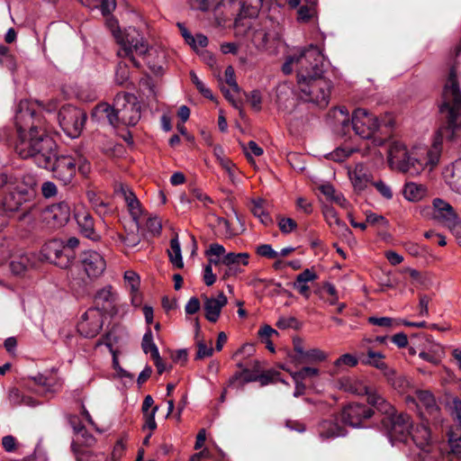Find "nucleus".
Returning a JSON list of instances; mask_svg holds the SVG:
<instances>
[{
    "label": "nucleus",
    "instance_id": "obj_61",
    "mask_svg": "<svg viewBox=\"0 0 461 461\" xmlns=\"http://www.w3.org/2000/svg\"><path fill=\"white\" fill-rule=\"evenodd\" d=\"M77 165L78 171L83 176H86L91 170L90 163L88 160L83 157L82 155H77L76 158V166Z\"/></svg>",
    "mask_w": 461,
    "mask_h": 461
},
{
    "label": "nucleus",
    "instance_id": "obj_5",
    "mask_svg": "<svg viewBox=\"0 0 461 461\" xmlns=\"http://www.w3.org/2000/svg\"><path fill=\"white\" fill-rule=\"evenodd\" d=\"M109 25L112 28L113 35L121 46V49L117 52L120 58H129L135 67H139L140 65L136 61L134 54L143 57L147 54L148 57L150 56L148 44L135 28L130 27L124 32H121L117 28L115 21H109Z\"/></svg>",
    "mask_w": 461,
    "mask_h": 461
},
{
    "label": "nucleus",
    "instance_id": "obj_18",
    "mask_svg": "<svg viewBox=\"0 0 461 461\" xmlns=\"http://www.w3.org/2000/svg\"><path fill=\"white\" fill-rule=\"evenodd\" d=\"M317 434L321 441L334 439L346 435V429L335 420H322L316 427Z\"/></svg>",
    "mask_w": 461,
    "mask_h": 461
},
{
    "label": "nucleus",
    "instance_id": "obj_37",
    "mask_svg": "<svg viewBox=\"0 0 461 461\" xmlns=\"http://www.w3.org/2000/svg\"><path fill=\"white\" fill-rule=\"evenodd\" d=\"M367 321L372 325L388 329L398 328L402 325V319H393L390 317L371 316L367 319Z\"/></svg>",
    "mask_w": 461,
    "mask_h": 461
},
{
    "label": "nucleus",
    "instance_id": "obj_60",
    "mask_svg": "<svg viewBox=\"0 0 461 461\" xmlns=\"http://www.w3.org/2000/svg\"><path fill=\"white\" fill-rule=\"evenodd\" d=\"M41 194L45 198L54 197L58 194L57 185L50 181L44 182L41 185Z\"/></svg>",
    "mask_w": 461,
    "mask_h": 461
},
{
    "label": "nucleus",
    "instance_id": "obj_48",
    "mask_svg": "<svg viewBox=\"0 0 461 461\" xmlns=\"http://www.w3.org/2000/svg\"><path fill=\"white\" fill-rule=\"evenodd\" d=\"M86 195L89 203L97 213L102 214L106 212V203H104L94 191H88Z\"/></svg>",
    "mask_w": 461,
    "mask_h": 461
},
{
    "label": "nucleus",
    "instance_id": "obj_27",
    "mask_svg": "<svg viewBox=\"0 0 461 461\" xmlns=\"http://www.w3.org/2000/svg\"><path fill=\"white\" fill-rule=\"evenodd\" d=\"M367 396L369 404L375 406L379 411L384 413H391L393 411V406L390 404L384 398L380 395L375 389L367 386V392L364 393Z\"/></svg>",
    "mask_w": 461,
    "mask_h": 461
},
{
    "label": "nucleus",
    "instance_id": "obj_8",
    "mask_svg": "<svg viewBox=\"0 0 461 461\" xmlns=\"http://www.w3.org/2000/svg\"><path fill=\"white\" fill-rule=\"evenodd\" d=\"M58 119L65 133L70 138H77L84 127L86 114L73 105H66L59 110Z\"/></svg>",
    "mask_w": 461,
    "mask_h": 461
},
{
    "label": "nucleus",
    "instance_id": "obj_50",
    "mask_svg": "<svg viewBox=\"0 0 461 461\" xmlns=\"http://www.w3.org/2000/svg\"><path fill=\"white\" fill-rule=\"evenodd\" d=\"M359 361V357H357L351 354H344L334 362V366L336 367H340L343 366L354 367L358 364Z\"/></svg>",
    "mask_w": 461,
    "mask_h": 461
},
{
    "label": "nucleus",
    "instance_id": "obj_2",
    "mask_svg": "<svg viewBox=\"0 0 461 461\" xmlns=\"http://www.w3.org/2000/svg\"><path fill=\"white\" fill-rule=\"evenodd\" d=\"M14 122L15 152L22 158H33L38 167L50 166V158L57 145L49 135L45 118L36 111V104L22 100L15 112Z\"/></svg>",
    "mask_w": 461,
    "mask_h": 461
},
{
    "label": "nucleus",
    "instance_id": "obj_62",
    "mask_svg": "<svg viewBox=\"0 0 461 461\" xmlns=\"http://www.w3.org/2000/svg\"><path fill=\"white\" fill-rule=\"evenodd\" d=\"M2 446L6 452H8V453L14 452L17 447L16 438L12 435L5 436L2 438Z\"/></svg>",
    "mask_w": 461,
    "mask_h": 461
},
{
    "label": "nucleus",
    "instance_id": "obj_57",
    "mask_svg": "<svg viewBox=\"0 0 461 461\" xmlns=\"http://www.w3.org/2000/svg\"><path fill=\"white\" fill-rule=\"evenodd\" d=\"M224 77L226 83L232 88L233 92L239 93L240 87L236 82L235 72L232 67L229 66L226 68L224 72Z\"/></svg>",
    "mask_w": 461,
    "mask_h": 461
},
{
    "label": "nucleus",
    "instance_id": "obj_53",
    "mask_svg": "<svg viewBox=\"0 0 461 461\" xmlns=\"http://www.w3.org/2000/svg\"><path fill=\"white\" fill-rule=\"evenodd\" d=\"M197 352L196 358L202 359L212 355L213 348L212 347V341L207 345L203 340H197Z\"/></svg>",
    "mask_w": 461,
    "mask_h": 461
},
{
    "label": "nucleus",
    "instance_id": "obj_9",
    "mask_svg": "<svg viewBox=\"0 0 461 461\" xmlns=\"http://www.w3.org/2000/svg\"><path fill=\"white\" fill-rule=\"evenodd\" d=\"M422 212L425 215H431L433 219L440 221L447 228H461V220L455 212L453 207L442 199H434L432 205L424 208Z\"/></svg>",
    "mask_w": 461,
    "mask_h": 461
},
{
    "label": "nucleus",
    "instance_id": "obj_6",
    "mask_svg": "<svg viewBox=\"0 0 461 461\" xmlns=\"http://www.w3.org/2000/svg\"><path fill=\"white\" fill-rule=\"evenodd\" d=\"M82 243L77 237H71L66 241L62 240H51L42 248L43 257L57 267L67 269L76 258L75 249Z\"/></svg>",
    "mask_w": 461,
    "mask_h": 461
},
{
    "label": "nucleus",
    "instance_id": "obj_59",
    "mask_svg": "<svg viewBox=\"0 0 461 461\" xmlns=\"http://www.w3.org/2000/svg\"><path fill=\"white\" fill-rule=\"evenodd\" d=\"M126 448V441L124 438H120L113 446L112 452V458L113 461H118L123 455Z\"/></svg>",
    "mask_w": 461,
    "mask_h": 461
},
{
    "label": "nucleus",
    "instance_id": "obj_31",
    "mask_svg": "<svg viewBox=\"0 0 461 461\" xmlns=\"http://www.w3.org/2000/svg\"><path fill=\"white\" fill-rule=\"evenodd\" d=\"M123 277L127 285L130 287L132 303L139 305L140 303L139 296V289L140 285V276L133 270H127L124 272Z\"/></svg>",
    "mask_w": 461,
    "mask_h": 461
},
{
    "label": "nucleus",
    "instance_id": "obj_41",
    "mask_svg": "<svg viewBox=\"0 0 461 461\" xmlns=\"http://www.w3.org/2000/svg\"><path fill=\"white\" fill-rule=\"evenodd\" d=\"M287 372L290 373L291 376L294 380H304L308 377H316L319 375L320 371L318 368L305 366L300 369L299 371L292 372L289 369H286Z\"/></svg>",
    "mask_w": 461,
    "mask_h": 461
},
{
    "label": "nucleus",
    "instance_id": "obj_22",
    "mask_svg": "<svg viewBox=\"0 0 461 461\" xmlns=\"http://www.w3.org/2000/svg\"><path fill=\"white\" fill-rule=\"evenodd\" d=\"M446 183L456 192L461 194V159L447 167L443 172Z\"/></svg>",
    "mask_w": 461,
    "mask_h": 461
},
{
    "label": "nucleus",
    "instance_id": "obj_35",
    "mask_svg": "<svg viewBox=\"0 0 461 461\" xmlns=\"http://www.w3.org/2000/svg\"><path fill=\"white\" fill-rule=\"evenodd\" d=\"M142 220V222L145 221L148 230H161L163 228L168 230H173L171 223L167 220L163 221L156 214L144 216Z\"/></svg>",
    "mask_w": 461,
    "mask_h": 461
},
{
    "label": "nucleus",
    "instance_id": "obj_14",
    "mask_svg": "<svg viewBox=\"0 0 461 461\" xmlns=\"http://www.w3.org/2000/svg\"><path fill=\"white\" fill-rule=\"evenodd\" d=\"M81 266L90 279L101 276L105 268L106 261L103 255L95 250H86L81 255Z\"/></svg>",
    "mask_w": 461,
    "mask_h": 461
},
{
    "label": "nucleus",
    "instance_id": "obj_16",
    "mask_svg": "<svg viewBox=\"0 0 461 461\" xmlns=\"http://www.w3.org/2000/svg\"><path fill=\"white\" fill-rule=\"evenodd\" d=\"M359 359L362 364L373 366L382 371L384 375L388 380V382L391 383L393 386L396 385L395 371L393 368L389 367L387 364L384 361V355L382 352L368 349L366 355H365L364 353L359 354Z\"/></svg>",
    "mask_w": 461,
    "mask_h": 461
},
{
    "label": "nucleus",
    "instance_id": "obj_36",
    "mask_svg": "<svg viewBox=\"0 0 461 461\" xmlns=\"http://www.w3.org/2000/svg\"><path fill=\"white\" fill-rule=\"evenodd\" d=\"M249 253H228L223 256L221 258V263L225 266H230V265H243L248 266L249 265Z\"/></svg>",
    "mask_w": 461,
    "mask_h": 461
},
{
    "label": "nucleus",
    "instance_id": "obj_29",
    "mask_svg": "<svg viewBox=\"0 0 461 461\" xmlns=\"http://www.w3.org/2000/svg\"><path fill=\"white\" fill-rule=\"evenodd\" d=\"M403 196L411 202H418L427 195V188L421 184L409 182L404 185Z\"/></svg>",
    "mask_w": 461,
    "mask_h": 461
},
{
    "label": "nucleus",
    "instance_id": "obj_58",
    "mask_svg": "<svg viewBox=\"0 0 461 461\" xmlns=\"http://www.w3.org/2000/svg\"><path fill=\"white\" fill-rule=\"evenodd\" d=\"M314 14V8L309 5H303L297 11V20L301 23L309 22Z\"/></svg>",
    "mask_w": 461,
    "mask_h": 461
},
{
    "label": "nucleus",
    "instance_id": "obj_10",
    "mask_svg": "<svg viewBox=\"0 0 461 461\" xmlns=\"http://www.w3.org/2000/svg\"><path fill=\"white\" fill-rule=\"evenodd\" d=\"M41 167L51 170L55 178L68 185L76 174V158L69 155L57 156L55 150L50 158V166Z\"/></svg>",
    "mask_w": 461,
    "mask_h": 461
},
{
    "label": "nucleus",
    "instance_id": "obj_34",
    "mask_svg": "<svg viewBox=\"0 0 461 461\" xmlns=\"http://www.w3.org/2000/svg\"><path fill=\"white\" fill-rule=\"evenodd\" d=\"M169 260L175 267L183 268L184 261L178 237H174L170 241V249L167 250Z\"/></svg>",
    "mask_w": 461,
    "mask_h": 461
},
{
    "label": "nucleus",
    "instance_id": "obj_45",
    "mask_svg": "<svg viewBox=\"0 0 461 461\" xmlns=\"http://www.w3.org/2000/svg\"><path fill=\"white\" fill-rule=\"evenodd\" d=\"M366 228H385L388 221L382 215L376 213H369L366 216Z\"/></svg>",
    "mask_w": 461,
    "mask_h": 461
},
{
    "label": "nucleus",
    "instance_id": "obj_19",
    "mask_svg": "<svg viewBox=\"0 0 461 461\" xmlns=\"http://www.w3.org/2000/svg\"><path fill=\"white\" fill-rule=\"evenodd\" d=\"M227 303L228 299L223 293H220L217 297H206L203 303L205 318L211 322H216Z\"/></svg>",
    "mask_w": 461,
    "mask_h": 461
},
{
    "label": "nucleus",
    "instance_id": "obj_40",
    "mask_svg": "<svg viewBox=\"0 0 461 461\" xmlns=\"http://www.w3.org/2000/svg\"><path fill=\"white\" fill-rule=\"evenodd\" d=\"M141 348L145 354L150 353L151 357H157L158 348L154 343L151 330L149 328L142 338Z\"/></svg>",
    "mask_w": 461,
    "mask_h": 461
},
{
    "label": "nucleus",
    "instance_id": "obj_11",
    "mask_svg": "<svg viewBox=\"0 0 461 461\" xmlns=\"http://www.w3.org/2000/svg\"><path fill=\"white\" fill-rule=\"evenodd\" d=\"M352 128L362 139H369L379 128L375 115L364 108H357L352 115Z\"/></svg>",
    "mask_w": 461,
    "mask_h": 461
},
{
    "label": "nucleus",
    "instance_id": "obj_21",
    "mask_svg": "<svg viewBox=\"0 0 461 461\" xmlns=\"http://www.w3.org/2000/svg\"><path fill=\"white\" fill-rule=\"evenodd\" d=\"M117 294L113 291L111 285H107L99 289L95 295V307L100 308L104 313L112 308L116 300Z\"/></svg>",
    "mask_w": 461,
    "mask_h": 461
},
{
    "label": "nucleus",
    "instance_id": "obj_28",
    "mask_svg": "<svg viewBox=\"0 0 461 461\" xmlns=\"http://www.w3.org/2000/svg\"><path fill=\"white\" fill-rule=\"evenodd\" d=\"M269 207V203L262 198H258L252 201L251 212L259 219L265 227L269 226L272 222V219L268 214Z\"/></svg>",
    "mask_w": 461,
    "mask_h": 461
},
{
    "label": "nucleus",
    "instance_id": "obj_30",
    "mask_svg": "<svg viewBox=\"0 0 461 461\" xmlns=\"http://www.w3.org/2000/svg\"><path fill=\"white\" fill-rule=\"evenodd\" d=\"M444 349L438 343H430L427 349H423L419 353V357L435 366L438 365L443 357Z\"/></svg>",
    "mask_w": 461,
    "mask_h": 461
},
{
    "label": "nucleus",
    "instance_id": "obj_47",
    "mask_svg": "<svg viewBox=\"0 0 461 461\" xmlns=\"http://www.w3.org/2000/svg\"><path fill=\"white\" fill-rule=\"evenodd\" d=\"M448 445L454 455H461V436L450 429L447 432Z\"/></svg>",
    "mask_w": 461,
    "mask_h": 461
},
{
    "label": "nucleus",
    "instance_id": "obj_17",
    "mask_svg": "<svg viewBox=\"0 0 461 461\" xmlns=\"http://www.w3.org/2000/svg\"><path fill=\"white\" fill-rule=\"evenodd\" d=\"M7 190L6 195L4 197L0 206V212H14L23 208V206L31 202V193L21 192L18 189H10L8 186H4Z\"/></svg>",
    "mask_w": 461,
    "mask_h": 461
},
{
    "label": "nucleus",
    "instance_id": "obj_3",
    "mask_svg": "<svg viewBox=\"0 0 461 461\" xmlns=\"http://www.w3.org/2000/svg\"><path fill=\"white\" fill-rule=\"evenodd\" d=\"M294 54L300 97L321 108L326 107L330 102L331 84L322 77L324 58L321 51L311 44L307 48L297 49Z\"/></svg>",
    "mask_w": 461,
    "mask_h": 461
},
{
    "label": "nucleus",
    "instance_id": "obj_63",
    "mask_svg": "<svg viewBox=\"0 0 461 461\" xmlns=\"http://www.w3.org/2000/svg\"><path fill=\"white\" fill-rule=\"evenodd\" d=\"M258 335L259 339L263 341L267 339H271V337L273 335H278V332L271 326L266 324L258 330Z\"/></svg>",
    "mask_w": 461,
    "mask_h": 461
},
{
    "label": "nucleus",
    "instance_id": "obj_7",
    "mask_svg": "<svg viewBox=\"0 0 461 461\" xmlns=\"http://www.w3.org/2000/svg\"><path fill=\"white\" fill-rule=\"evenodd\" d=\"M382 423L392 442L407 441L412 430L411 417L406 413L397 414L394 410L391 413L385 414Z\"/></svg>",
    "mask_w": 461,
    "mask_h": 461
},
{
    "label": "nucleus",
    "instance_id": "obj_32",
    "mask_svg": "<svg viewBox=\"0 0 461 461\" xmlns=\"http://www.w3.org/2000/svg\"><path fill=\"white\" fill-rule=\"evenodd\" d=\"M238 366L241 369L240 373H237L230 379V383H234L235 380L242 379L245 383L255 382L258 380V372L260 369V363L258 360H253V369L250 371L248 367H245L242 363H238Z\"/></svg>",
    "mask_w": 461,
    "mask_h": 461
},
{
    "label": "nucleus",
    "instance_id": "obj_12",
    "mask_svg": "<svg viewBox=\"0 0 461 461\" xmlns=\"http://www.w3.org/2000/svg\"><path fill=\"white\" fill-rule=\"evenodd\" d=\"M104 317V313L100 308H89L77 324L78 332L86 338H95L103 328Z\"/></svg>",
    "mask_w": 461,
    "mask_h": 461
},
{
    "label": "nucleus",
    "instance_id": "obj_4",
    "mask_svg": "<svg viewBox=\"0 0 461 461\" xmlns=\"http://www.w3.org/2000/svg\"><path fill=\"white\" fill-rule=\"evenodd\" d=\"M92 116L105 118L113 126L119 123L133 126L140 119V104L134 95L120 93L115 96L113 106L99 104L93 110Z\"/></svg>",
    "mask_w": 461,
    "mask_h": 461
},
{
    "label": "nucleus",
    "instance_id": "obj_42",
    "mask_svg": "<svg viewBox=\"0 0 461 461\" xmlns=\"http://www.w3.org/2000/svg\"><path fill=\"white\" fill-rule=\"evenodd\" d=\"M8 399L12 405L18 406L22 404L31 405L32 399L24 397L17 388H12L8 393Z\"/></svg>",
    "mask_w": 461,
    "mask_h": 461
},
{
    "label": "nucleus",
    "instance_id": "obj_46",
    "mask_svg": "<svg viewBox=\"0 0 461 461\" xmlns=\"http://www.w3.org/2000/svg\"><path fill=\"white\" fill-rule=\"evenodd\" d=\"M30 260L27 256L23 255L19 258V259H13L10 262L11 271L14 275H21L25 271L27 267L29 266Z\"/></svg>",
    "mask_w": 461,
    "mask_h": 461
},
{
    "label": "nucleus",
    "instance_id": "obj_33",
    "mask_svg": "<svg viewBox=\"0 0 461 461\" xmlns=\"http://www.w3.org/2000/svg\"><path fill=\"white\" fill-rule=\"evenodd\" d=\"M416 396V405L419 408H425V410L429 414H433L438 411V406L436 404L435 398L431 393H429V391H417Z\"/></svg>",
    "mask_w": 461,
    "mask_h": 461
},
{
    "label": "nucleus",
    "instance_id": "obj_25",
    "mask_svg": "<svg viewBox=\"0 0 461 461\" xmlns=\"http://www.w3.org/2000/svg\"><path fill=\"white\" fill-rule=\"evenodd\" d=\"M123 194L129 212L133 221L137 223V227L140 228L143 221L142 218L144 217L140 203L131 191H123Z\"/></svg>",
    "mask_w": 461,
    "mask_h": 461
},
{
    "label": "nucleus",
    "instance_id": "obj_26",
    "mask_svg": "<svg viewBox=\"0 0 461 461\" xmlns=\"http://www.w3.org/2000/svg\"><path fill=\"white\" fill-rule=\"evenodd\" d=\"M410 437L415 445L422 449L425 453L429 451L425 448L429 447L430 442V431L426 425H418L411 430Z\"/></svg>",
    "mask_w": 461,
    "mask_h": 461
},
{
    "label": "nucleus",
    "instance_id": "obj_13",
    "mask_svg": "<svg viewBox=\"0 0 461 461\" xmlns=\"http://www.w3.org/2000/svg\"><path fill=\"white\" fill-rule=\"evenodd\" d=\"M36 185L37 179L32 174H0V187L8 186L10 189L31 193L32 199L35 194Z\"/></svg>",
    "mask_w": 461,
    "mask_h": 461
},
{
    "label": "nucleus",
    "instance_id": "obj_49",
    "mask_svg": "<svg viewBox=\"0 0 461 461\" xmlns=\"http://www.w3.org/2000/svg\"><path fill=\"white\" fill-rule=\"evenodd\" d=\"M245 154L250 163H254L252 156L259 157L263 154V149L259 147L254 140L248 142L247 146L243 147Z\"/></svg>",
    "mask_w": 461,
    "mask_h": 461
},
{
    "label": "nucleus",
    "instance_id": "obj_20",
    "mask_svg": "<svg viewBox=\"0 0 461 461\" xmlns=\"http://www.w3.org/2000/svg\"><path fill=\"white\" fill-rule=\"evenodd\" d=\"M349 177L355 190L360 192L365 190L368 184L374 182L371 173L362 165L356 166L354 170L349 172Z\"/></svg>",
    "mask_w": 461,
    "mask_h": 461
},
{
    "label": "nucleus",
    "instance_id": "obj_54",
    "mask_svg": "<svg viewBox=\"0 0 461 461\" xmlns=\"http://www.w3.org/2000/svg\"><path fill=\"white\" fill-rule=\"evenodd\" d=\"M372 185L375 187L378 193L385 199L390 200L393 198V191L390 185H388L383 180L374 181Z\"/></svg>",
    "mask_w": 461,
    "mask_h": 461
},
{
    "label": "nucleus",
    "instance_id": "obj_51",
    "mask_svg": "<svg viewBox=\"0 0 461 461\" xmlns=\"http://www.w3.org/2000/svg\"><path fill=\"white\" fill-rule=\"evenodd\" d=\"M158 410V406H154L150 412H143V419H144V423H143V429H149V430H154L156 429L157 428V422L155 420V415L157 413Z\"/></svg>",
    "mask_w": 461,
    "mask_h": 461
},
{
    "label": "nucleus",
    "instance_id": "obj_23",
    "mask_svg": "<svg viewBox=\"0 0 461 461\" xmlns=\"http://www.w3.org/2000/svg\"><path fill=\"white\" fill-rule=\"evenodd\" d=\"M50 217L52 219L55 227L64 226L70 217V206L66 202L53 204L49 209Z\"/></svg>",
    "mask_w": 461,
    "mask_h": 461
},
{
    "label": "nucleus",
    "instance_id": "obj_64",
    "mask_svg": "<svg viewBox=\"0 0 461 461\" xmlns=\"http://www.w3.org/2000/svg\"><path fill=\"white\" fill-rule=\"evenodd\" d=\"M317 275L312 270L306 268L302 273H300L296 276V280H298V283L303 282V283H310L317 279Z\"/></svg>",
    "mask_w": 461,
    "mask_h": 461
},
{
    "label": "nucleus",
    "instance_id": "obj_56",
    "mask_svg": "<svg viewBox=\"0 0 461 461\" xmlns=\"http://www.w3.org/2000/svg\"><path fill=\"white\" fill-rule=\"evenodd\" d=\"M269 35L266 32L260 30L256 31L253 34L252 41L258 48H267L269 43Z\"/></svg>",
    "mask_w": 461,
    "mask_h": 461
},
{
    "label": "nucleus",
    "instance_id": "obj_1",
    "mask_svg": "<svg viewBox=\"0 0 461 461\" xmlns=\"http://www.w3.org/2000/svg\"><path fill=\"white\" fill-rule=\"evenodd\" d=\"M439 110L446 113L447 125L438 131L430 147L418 145L408 149L401 141L390 145L388 162L393 169L411 176L432 171L439 163L444 139L461 144V92L455 66L449 68Z\"/></svg>",
    "mask_w": 461,
    "mask_h": 461
},
{
    "label": "nucleus",
    "instance_id": "obj_24",
    "mask_svg": "<svg viewBox=\"0 0 461 461\" xmlns=\"http://www.w3.org/2000/svg\"><path fill=\"white\" fill-rule=\"evenodd\" d=\"M338 387L347 393L364 395L367 392V385L360 379L353 376H344L339 379Z\"/></svg>",
    "mask_w": 461,
    "mask_h": 461
},
{
    "label": "nucleus",
    "instance_id": "obj_55",
    "mask_svg": "<svg viewBox=\"0 0 461 461\" xmlns=\"http://www.w3.org/2000/svg\"><path fill=\"white\" fill-rule=\"evenodd\" d=\"M256 252L258 256L264 257L267 258H278V252L273 249L271 245L262 244L257 247Z\"/></svg>",
    "mask_w": 461,
    "mask_h": 461
},
{
    "label": "nucleus",
    "instance_id": "obj_39",
    "mask_svg": "<svg viewBox=\"0 0 461 461\" xmlns=\"http://www.w3.org/2000/svg\"><path fill=\"white\" fill-rule=\"evenodd\" d=\"M118 240L126 248H134L141 240V232H117Z\"/></svg>",
    "mask_w": 461,
    "mask_h": 461
},
{
    "label": "nucleus",
    "instance_id": "obj_38",
    "mask_svg": "<svg viewBox=\"0 0 461 461\" xmlns=\"http://www.w3.org/2000/svg\"><path fill=\"white\" fill-rule=\"evenodd\" d=\"M75 218L81 230H95L94 219L88 212L85 210L77 211Z\"/></svg>",
    "mask_w": 461,
    "mask_h": 461
},
{
    "label": "nucleus",
    "instance_id": "obj_43",
    "mask_svg": "<svg viewBox=\"0 0 461 461\" xmlns=\"http://www.w3.org/2000/svg\"><path fill=\"white\" fill-rule=\"evenodd\" d=\"M263 0H245L241 5L240 15L254 16L257 14L259 6Z\"/></svg>",
    "mask_w": 461,
    "mask_h": 461
},
{
    "label": "nucleus",
    "instance_id": "obj_15",
    "mask_svg": "<svg viewBox=\"0 0 461 461\" xmlns=\"http://www.w3.org/2000/svg\"><path fill=\"white\" fill-rule=\"evenodd\" d=\"M373 411L363 403L352 402L345 406L341 412L342 421L351 427H359L365 420L371 418Z\"/></svg>",
    "mask_w": 461,
    "mask_h": 461
},
{
    "label": "nucleus",
    "instance_id": "obj_44",
    "mask_svg": "<svg viewBox=\"0 0 461 461\" xmlns=\"http://www.w3.org/2000/svg\"><path fill=\"white\" fill-rule=\"evenodd\" d=\"M327 357H328V354L326 352H324L323 350H321L319 348H312V349L306 350L303 362H309V363L322 362V361H325L327 359Z\"/></svg>",
    "mask_w": 461,
    "mask_h": 461
},
{
    "label": "nucleus",
    "instance_id": "obj_52",
    "mask_svg": "<svg viewBox=\"0 0 461 461\" xmlns=\"http://www.w3.org/2000/svg\"><path fill=\"white\" fill-rule=\"evenodd\" d=\"M130 78V71L126 64L119 63L115 72V81L118 85H124Z\"/></svg>",
    "mask_w": 461,
    "mask_h": 461
}]
</instances>
